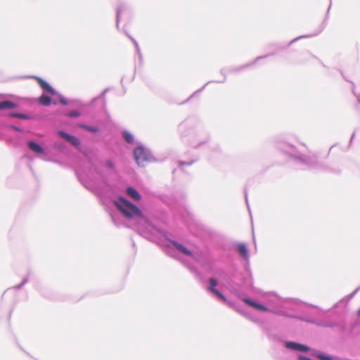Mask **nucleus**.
<instances>
[{
  "instance_id": "1",
  "label": "nucleus",
  "mask_w": 360,
  "mask_h": 360,
  "mask_svg": "<svg viewBox=\"0 0 360 360\" xmlns=\"http://www.w3.org/2000/svg\"><path fill=\"white\" fill-rule=\"evenodd\" d=\"M115 205L127 218L142 217L141 210L124 198L120 197L114 202Z\"/></svg>"
},
{
  "instance_id": "2",
  "label": "nucleus",
  "mask_w": 360,
  "mask_h": 360,
  "mask_svg": "<svg viewBox=\"0 0 360 360\" xmlns=\"http://www.w3.org/2000/svg\"><path fill=\"white\" fill-rule=\"evenodd\" d=\"M134 158L138 165L144 167L150 160L148 151L142 146L136 148L134 150Z\"/></svg>"
},
{
  "instance_id": "3",
  "label": "nucleus",
  "mask_w": 360,
  "mask_h": 360,
  "mask_svg": "<svg viewBox=\"0 0 360 360\" xmlns=\"http://www.w3.org/2000/svg\"><path fill=\"white\" fill-rule=\"evenodd\" d=\"M210 282V287L209 290L211 291L212 293H214L217 297L221 299L224 302H226V298L224 295H222L218 290L215 288V287L217 285V281L213 278H211L209 279Z\"/></svg>"
},
{
  "instance_id": "4",
  "label": "nucleus",
  "mask_w": 360,
  "mask_h": 360,
  "mask_svg": "<svg viewBox=\"0 0 360 360\" xmlns=\"http://www.w3.org/2000/svg\"><path fill=\"white\" fill-rule=\"evenodd\" d=\"M58 134L62 138L65 139L66 141L70 142L73 146L77 147L80 145V141L78 138L74 136L69 135L68 134L62 131H60Z\"/></svg>"
},
{
  "instance_id": "5",
  "label": "nucleus",
  "mask_w": 360,
  "mask_h": 360,
  "mask_svg": "<svg viewBox=\"0 0 360 360\" xmlns=\"http://www.w3.org/2000/svg\"><path fill=\"white\" fill-rule=\"evenodd\" d=\"M286 347L289 349L297 350V351H300V352H308L309 350V348L308 347H307L306 345L293 342H287Z\"/></svg>"
},
{
  "instance_id": "6",
  "label": "nucleus",
  "mask_w": 360,
  "mask_h": 360,
  "mask_svg": "<svg viewBox=\"0 0 360 360\" xmlns=\"http://www.w3.org/2000/svg\"><path fill=\"white\" fill-rule=\"evenodd\" d=\"M35 79H36L37 82H38V84H39V86L44 90H45L46 91H47L48 93H49L52 95L55 94L54 89L47 82H46L44 80H43L40 77H36Z\"/></svg>"
},
{
  "instance_id": "7",
  "label": "nucleus",
  "mask_w": 360,
  "mask_h": 360,
  "mask_svg": "<svg viewBox=\"0 0 360 360\" xmlns=\"http://www.w3.org/2000/svg\"><path fill=\"white\" fill-rule=\"evenodd\" d=\"M243 301L248 304V305L258 309V310H260V311H269V309L264 307V305L259 304V303H257L256 302H254V301H252L249 299H243Z\"/></svg>"
},
{
  "instance_id": "8",
  "label": "nucleus",
  "mask_w": 360,
  "mask_h": 360,
  "mask_svg": "<svg viewBox=\"0 0 360 360\" xmlns=\"http://www.w3.org/2000/svg\"><path fill=\"white\" fill-rule=\"evenodd\" d=\"M28 148L36 153H42L44 152L42 147L34 141L28 142Z\"/></svg>"
},
{
  "instance_id": "9",
  "label": "nucleus",
  "mask_w": 360,
  "mask_h": 360,
  "mask_svg": "<svg viewBox=\"0 0 360 360\" xmlns=\"http://www.w3.org/2000/svg\"><path fill=\"white\" fill-rule=\"evenodd\" d=\"M127 193L134 200H140L141 198L139 192L133 187H129L127 189Z\"/></svg>"
},
{
  "instance_id": "10",
  "label": "nucleus",
  "mask_w": 360,
  "mask_h": 360,
  "mask_svg": "<svg viewBox=\"0 0 360 360\" xmlns=\"http://www.w3.org/2000/svg\"><path fill=\"white\" fill-rule=\"evenodd\" d=\"M17 105L11 101H5L0 102V110L15 108Z\"/></svg>"
},
{
  "instance_id": "11",
  "label": "nucleus",
  "mask_w": 360,
  "mask_h": 360,
  "mask_svg": "<svg viewBox=\"0 0 360 360\" xmlns=\"http://www.w3.org/2000/svg\"><path fill=\"white\" fill-rule=\"evenodd\" d=\"M39 102L41 105H44V106H47V105H49L51 103V98L46 95H44V94H42L39 98Z\"/></svg>"
},
{
  "instance_id": "12",
  "label": "nucleus",
  "mask_w": 360,
  "mask_h": 360,
  "mask_svg": "<svg viewBox=\"0 0 360 360\" xmlns=\"http://www.w3.org/2000/svg\"><path fill=\"white\" fill-rule=\"evenodd\" d=\"M174 245L176 247V248L179 250L181 252L184 253L186 255H191V252L188 250L186 248L183 246L182 245L178 243H174Z\"/></svg>"
},
{
  "instance_id": "13",
  "label": "nucleus",
  "mask_w": 360,
  "mask_h": 360,
  "mask_svg": "<svg viewBox=\"0 0 360 360\" xmlns=\"http://www.w3.org/2000/svg\"><path fill=\"white\" fill-rule=\"evenodd\" d=\"M238 250L243 257H248V249L245 244L240 243L238 245Z\"/></svg>"
},
{
  "instance_id": "14",
  "label": "nucleus",
  "mask_w": 360,
  "mask_h": 360,
  "mask_svg": "<svg viewBox=\"0 0 360 360\" xmlns=\"http://www.w3.org/2000/svg\"><path fill=\"white\" fill-rule=\"evenodd\" d=\"M123 136L125 141L129 143H131L134 141L133 135L128 131H124L123 133Z\"/></svg>"
},
{
  "instance_id": "15",
  "label": "nucleus",
  "mask_w": 360,
  "mask_h": 360,
  "mask_svg": "<svg viewBox=\"0 0 360 360\" xmlns=\"http://www.w3.org/2000/svg\"><path fill=\"white\" fill-rule=\"evenodd\" d=\"M10 116L20 119H27V117L25 115L21 113H11Z\"/></svg>"
},
{
  "instance_id": "16",
  "label": "nucleus",
  "mask_w": 360,
  "mask_h": 360,
  "mask_svg": "<svg viewBox=\"0 0 360 360\" xmlns=\"http://www.w3.org/2000/svg\"><path fill=\"white\" fill-rule=\"evenodd\" d=\"M80 115V113L78 111H72L70 112L68 116L72 117H77Z\"/></svg>"
},
{
  "instance_id": "17",
  "label": "nucleus",
  "mask_w": 360,
  "mask_h": 360,
  "mask_svg": "<svg viewBox=\"0 0 360 360\" xmlns=\"http://www.w3.org/2000/svg\"><path fill=\"white\" fill-rule=\"evenodd\" d=\"M83 127L92 132L98 131V129L96 127L89 126H84Z\"/></svg>"
},
{
  "instance_id": "18",
  "label": "nucleus",
  "mask_w": 360,
  "mask_h": 360,
  "mask_svg": "<svg viewBox=\"0 0 360 360\" xmlns=\"http://www.w3.org/2000/svg\"><path fill=\"white\" fill-rule=\"evenodd\" d=\"M319 358L321 360H332V358L328 356H325L323 354H320L318 356Z\"/></svg>"
},
{
  "instance_id": "19",
  "label": "nucleus",
  "mask_w": 360,
  "mask_h": 360,
  "mask_svg": "<svg viewBox=\"0 0 360 360\" xmlns=\"http://www.w3.org/2000/svg\"><path fill=\"white\" fill-rule=\"evenodd\" d=\"M107 165L108 167H109L110 168H114V165L112 162L110 161H108L107 162Z\"/></svg>"
},
{
  "instance_id": "20",
  "label": "nucleus",
  "mask_w": 360,
  "mask_h": 360,
  "mask_svg": "<svg viewBox=\"0 0 360 360\" xmlns=\"http://www.w3.org/2000/svg\"><path fill=\"white\" fill-rule=\"evenodd\" d=\"M60 102L63 104H67V102L63 98L60 99Z\"/></svg>"
},
{
  "instance_id": "21",
  "label": "nucleus",
  "mask_w": 360,
  "mask_h": 360,
  "mask_svg": "<svg viewBox=\"0 0 360 360\" xmlns=\"http://www.w3.org/2000/svg\"><path fill=\"white\" fill-rule=\"evenodd\" d=\"M16 131H20L18 128L15 127H12Z\"/></svg>"
},
{
  "instance_id": "22",
  "label": "nucleus",
  "mask_w": 360,
  "mask_h": 360,
  "mask_svg": "<svg viewBox=\"0 0 360 360\" xmlns=\"http://www.w3.org/2000/svg\"><path fill=\"white\" fill-rule=\"evenodd\" d=\"M357 315L360 318V309L357 311Z\"/></svg>"
}]
</instances>
